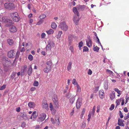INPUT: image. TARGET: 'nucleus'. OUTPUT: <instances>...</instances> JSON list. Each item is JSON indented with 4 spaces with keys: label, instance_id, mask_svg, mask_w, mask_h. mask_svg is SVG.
<instances>
[{
    "label": "nucleus",
    "instance_id": "41",
    "mask_svg": "<svg viewBox=\"0 0 129 129\" xmlns=\"http://www.w3.org/2000/svg\"><path fill=\"white\" fill-rule=\"evenodd\" d=\"M50 110L51 111L52 114L53 115H54L56 112V110L54 109V108L50 109Z\"/></svg>",
    "mask_w": 129,
    "mask_h": 129
},
{
    "label": "nucleus",
    "instance_id": "16",
    "mask_svg": "<svg viewBox=\"0 0 129 129\" xmlns=\"http://www.w3.org/2000/svg\"><path fill=\"white\" fill-rule=\"evenodd\" d=\"M20 115L23 119L24 120H26L27 119V116L25 112L20 113Z\"/></svg>",
    "mask_w": 129,
    "mask_h": 129
},
{
    "label": "nucleus",
    "instance_id": "54",
    "mask_svg": "<svg viewBox=\"0 0 129 129\" xmlns=\"http://www.w3.org/2000/svg\"><path fill=\"white\" fill-rule=\"evenodd\" d=\"M49 107L50 109H52L54 108H53V106L52 103H50Z\"/></svg>",
    "mask_w": 129,
    "mask_h": 129
},
{
    "label": "nucleus",
    "instance_id": "29",
    "mask_svg": "<svg viewBox=\"0 0 129 129\" xmlns=\"http://www.w3.org/2000/svg\"><path fill=\"white\" fill-rule=\"evenodd\" d=\"M55 119L56 125H59L60 124V123L58 117H55Z\"/></svg>",
    "mask_w": 129,
    "mask_h": 129
},
{
    "label": "nucleus",
    "instance_id": "28",
    "mask_svg": "<svg viewBox=\"0 0 129 129\" xmlns=\"http://www.w3.org/2000/svg\"><path fill=\"white\" fill-rule=\"evenodd\" d=\"M106 71L107 73V74H109L111 75H113V73L109 69H107L106 70Z\"/></svg>",
    "mask_w": 129,
    "mask_h": 129
},
{
    "label": "nucleus",
    "instance_id": "17",
    "mask_svg": "<svg viewBox=\"0 0 129 129\" xmlns=\"http://www.w3.org/2000/svg\"><path fill=\"white\" fill-rule=\"evenodd\" d=\"M28 105L30 108H34L35 107L36 104L34 103L30 102L28 103Z\"/></svg>",
    "mask_w": 129,
    "mask_h": 129
},
{
    "label": "nucleus",
    "instance_id": "20",
    "mask_svg": "<svg viewBox=\"0 0 129 129\" xmlns=\"http://www.w3.org/2000/svg\"><path fill=\"white\" fill-rule=\"evenodd\" d=\"M81 102L79 100H78L76 103V106L77 109H79L81 105Z\"/></svg>",
    "mask_w": 129,
    "mask_h": 129
},
{
    "label": "nucleus",
    "instance_id": "32",
    "mask_svg": "<svg viewBox=\"0 0 129 129\" xmlns=\"http://www.w3.org/2000/svg\"><path fill=\"white\" fill-rule=\"evenodd\" d=\"M37 115L38 114L37 113V112L36 111L34 112L32 114V116H33V117L34 118H36L37 116Z\"/></svg>",
    "mask_w": 129,
    "mask_h": 129
},
{
    "label": "nucleus",
    "instance_id": "9",
    "mask_svg": "<svg viewBox=\"0 0 129 129\" xmlns=\"http://www.w3.org/2000/svg\"><path fill=\"white\" fill-rule=\"evenodd\" d=\"M42 104L43 108L47 110H49L48 105L46 101L45 100L43 101Z\"/></svg>",
    "mask_w": 129,
    "mask_h": 129
},
{
    "label": "nucleus",
    "instance_id": "12",
    "mask_svg": "<svg viewBox=\"0 0 129 129\" xmlns=\"http://www.w3.org/2000/svg\"><path fill=\"white\" fill-rule=\"evenodd\" d=\"M99 95L100 98L101 99H103L104 97V90L101 89L99 91Z\"/></svg>",
    "mask_w": 129,
    "mask_h": 129
},
{
    "label": "nucleus",
    "instance_id": "35",
    "mask_svg": "<svg viewBox=\"0 0 129 129\" xmlns=\"http://www.w3.org/2000/svg\"><path fill=\"white\" fill-rule=\"evenodd\" d=\"M114 90L115 91L117 92L119 94L121 95V91L119 90L118 88H115L114 89Z\"/></svg>",
    "mask_w": 129,
    "mask_h": 129
},
{
    "label": "nucleus",
    "instance_id": "14",
    "mask_svg": "<svg viewBox=\"0 0 129 129\" xmlns=\"http://www.w3.org/2000/svg\"><path fill=\"white\" fill-rule=\"evenodd\" d=\"M124 122L123 120L119 118L118 119V124L120 126H124V124L123 123Z\"/></svg>",
    "mask_w": 129,
    "mask_h": 129
},
{
    "label": "nucleus",
    "instance_id": "42",
    "mask_svg": "<svg viewBox=\"0 0 129 129\" xmlns=\"http://www.w3.org/2000/svg\"><path fill=\"white\" fill-rule=\"evenodd\" d=\"M6 85H3L2 86H0V90L4 89L6 88Z\"/></svg>",
    "mask_w": 129,
    "mask_h": 129
},
{
    "label": "nucleus",
    "instance_id": "36",
    "mask_svg": "<svg viewBox=\"0 0 129 129\" xmlns=\"http://www.w3.org/2000/svg\"><path fill=\"white\" fill-rule=\"evenodd\" d=\"M77 90H76L77 92H80L81 91V88L78 84L77 85Z\"/></svg>",
    "mask_w": 129,
    "mask_h": 129
},
{
    "label": "nucleus",
    "instance_id": "47",
    "mask_svg": "<svg viewBox=\"0 0 129 129\" xmlns=\"http://www.w3.org/2000/svg\"><path fill=\"white\" fill-rule=\"evenodd\" d=\"M54 107L55 108H57L58 107V102L54 103Z\"/></svg>",
    "mask_w": 129,
    "mask_h": 129
},
{
    "label": "nucleus",
    "instance_id": "25",
    "mask_svg": "<svg viewBox=\"0 0 129 129\" xmlns=\"http://www.w3.org/2000/svg\"><path fill=\"white\" fill-rule=\"evenodd\" d=\"M62 32L61 31H58V34L56 35V37L58 39H60L61 37V35L62 34Z\"/></svg>",
    "mask_w": 129,
    "mask_h": 129
},
{
    "label": "nucleus",
    "instance_id": "59",
    "mask_svg": "<svg viewBox=\"0 0 129 129\" xmlns=\"http://www.w3.org/2000/svg\"><path fill=\"white\" fill-rule=\"evenodd\" d=\"M25 50V49L24 47L21 48L20 51L21 52H24Z\"/></svg>",
    "mask_w": 129,
    "mask_h": 129
},
{
    "label": "nucleus",
    "instance_id": "39",
    "mask_svg": "<svg viewBox=\"0 0 129 129\" xmlns=\"http://www.w3.org/2000/svg\"><path fill=\"white\" fill-rule=\"evenodd\" d=\"M83 44V42L82 41H81L79 43L78 47L80 48V49H81V47L82 46Z\"/></svg>",
    "mask_w": 129,
    "mask_h": 129
},
{
    "label": "nucleus",
    "instance_id": "52",
    "mask_svg": "<svg viewBox=\"0 0 129 129\" xmlns=\"http://www.w3.org/2000/svg\"><path fill=\"white\" fill-rule=\"evenodd\" d=\"M92 72L91 70L90 69H89L87 72L88 74L90 75L92 74Z\"/></svg>",
    "mask_w": 129,
    "mask_h": 129
},
{
    "label": "nucleus",
    "instance_id": "56",
    "mask_svg": "<svg viewBox=\"0 0 129 129\" xmlns=\"http://www.w3.org/2000/svg\"><path fill=\"white\" fill-rule=\"evenodd\" d=\"M71 96V95L69 93H67L66 96V97L68 98H70Z\"/></svg>",
    "mask_w": 129,
    "mask_h": 129
},
{
    "label": "nucleus",
    "instance_id": "10",
    "mask_svg": "<svg viewBox=\"0 0 129 129\" xmlns=\"http://www.w3.org/2000/svg\"><path fill=\"white\" fill-rule=\"evenodd\" d=\"M9 30L11 32L15 33L17 31V28L15 26H12L10 27Z\"/></svg>",
    "mask_w": 129,
    "mask_h": 129
},
{
    "label": "nucleus",
    "instance_id": "58",
    "mask_svg": "<svg viewBox=\"0 0 129 129\" xmlns=\"http://www.w3.org/2000/svg\"><path fill=\"white\" fill-rule=\"evenodd\" d=\"M70 50H71V51L72 52H73L74 51V49H73V46H71L70 47V48H69Z\"/></svg>",
    "mask_w": 129,
    "mask_h": 129
},
{
    "label": "nucleus",
    "instance_id": "21",
    "mask_svg": "<svg viewBox=\"0 0 129 129\" xmlns=\"http://www.w3.org/2000/svg\"><path fill=\"white\" fill-rule=\"evenodd\" d=\"M51 68L46 66V67L44 70V71L45 73H48L51 70Z\"/></svg>",
    "mask_w": 129,
    "mask_h": 129
},
{
    "label": "nucleus",
    "instance_id": "49",
    "mask_svg": "<svg viewBox=\"0 0 129 129\" xmlns=\"http://www.w3.org/2000/svg\"><path fill=\"white\" fill-rule=\"evenodd\" d=\"M114 105L113 104H112L111 106L109 108V109L110 110H113L114 108Z\"/></svg>",
    "mask_w": 129,
    "mask_h": 129
},
{
    "label": "nucleus",
    "instance_id": "50",
    "mask_svg": "<svg viewBox=\"0 0 129 129\" xmlns=\"http://www.w3.org/2000/svg\"><path fill=\"white\" fill-rule=\"evenodd\" d=\"M129 118V112L127 114V115L126 116L124 117V120H126L127 119Z\"/></svg>",
    "mask_w": 129,
    "mask_h": 129
},
{
    "label": "nucleus",
    "instance_id": "8",
    "mask_svg": "<svg viewBox=\"0 0 129 129\" xmlns=\"http://www.w3.org/2000/svg\"><path fill=\"white\" fill-rule=\"evenodd\" d=\"M3 21L5 23H7L6 24L7 26H10L11 25V23H12V21L11 20L8 19H5V20H3V18L2 19Z\"/></svg>",
    "mask_w": 129,
    "mask_h": 129
},
{
    "label": "nucleus",
    "instance_id": "7",
    "mask_svg": "<svg viewBox=\"0 0 129 129\" xmlns=\"http://www.w3.org/2000/svg\"><path fill=\"white\" fill-rule=\"evenodd\" d=\"M46 117V114L44 113L41 114L39 117L38 121L39 122H42L45 119Z\"/></svg>",
    "mask_w": 129,
    "mask_h": 129
},
{
    "label": "nucleus",
    "instance_id": "27",
    "mask_svg": "<svg viewBox=\"0 0 129 129\" xmlns=\"http://www.w3.org/2000/svg\"><path fill=\"white\" fill-rule=\"evenodd\" d=\"M72 65V62L71 61L70 62L68 63L67 67V70L68 71H70L71 69Z\"/></svg>",
    "mask_w": 129,
    "mask_h": 129
},
{
    "label": "nucleus",
    "instance_id": "18",
    "mask_svg": "<svg viewBox=\"0 0 129 129\" xmlns=\"http://www.w3.org/2000/svg\"><path fill=\"white\" fill-rule=\"evenodd\" d=\"M110 97L111 99L112 100H113L115 97V93L114 91H113L110 94Z\"/></svg>",
    "mask_w": 129,
    "mask_h": 129
},
{
    "label": "nucleus",
    "instance_id": "53",
    "mask_svg": "<svg viewBox=\"0 0 129 129\" xmlns=\"http://www.w3.org/2000/svg\"><path fill=\"white\" fill-rule=\"evenodd\" d=\"M45 34L44 33H42L41 35V38H44L45 37Z\"/></svg>",
    "mask_w": 129,
    "mask_h": 129
},
{
    "label": "nucleus",
    "instance_id": "34",
    "mask_svg": "<svg viewBox=\"0 0 129 129\" xmlns=\"http://www.w3.org/2000/svg\"><path fill=\"white\" fill-rule=\"evenodd\" d=\"M75 96H72L70 99V102L71 103L73 104L75 99Z\"/></svg>",
    "mask_w": 129,
    "mask_h": 129
},
{
    "label": "nucleus",
    "instance_id": "43",
    "mask_svg": "<svg viewBox=\"0 0 129 129\" xmlns=\"http://www.w3.org/2000/svg\"><path fill=\"white\" fill-rule=\"evenodd\" d=\"M86 125V124L85 122H83L82 123V125L81 126V127L82 128H85Z\"/></svg>",
    "mask_w": 129,
    "mask_h": 129
},
{
    "label": "nucleus",
    "instance_id": "5",
    "mask_svg": "<svg viewBox=\"0 0 129 129\" xmlns=\"http://www.w3.org/2000/svg\"><path fill=\"white\" fill-rule=\"evenodd\" d=\"M54 46V43L52 41H49L46 47L47 50H50L51 48L53 47Z\"/></svg>",
    "mask_w": 129,
    "mask_h": 129
},
{
    "label": "nucleus",
    "instance_id": "13",
    "mask_svg": "<svg viewBox=\"0 0 129 129\" xmlns=\"http://www.w3.org/2000/svg\"><path fill=\"white\" fill-rule=\"evenodd\" d=\"M79 20V19L77 16H75L74 17L73 21L76 25H78Z\"/></svg>",
    "mask_w": 129,
    "mask_h": 129
},
{
    "label": "nucleus",
    "instance_id": "64",
    "mask_svg": "<svg viewBox=\"0 0 129 129\" xmlns=\"http://www.w3.org/2000/svg\"><path fill=\"white\" fill-rule=\"evenodd\" d=\"M40 128V126L39 125H37L36 126L35 129H38Z\"/></svg>",
    "mask_w": 129,
    "mask_h": 129
},
{
    "label": "nucleus",
    "instance_id": "48",
    "mask_svg": "<svg viewBox=\"0 0 129 129\" xmlns=\"http://www.w3.org/2000/svg\"><path fill=\"white\" fill-rule=\"evenodd\" d=\"M43 22V20H40L36 24L37 25H40L41 24H42Z\"/></svg>",
    "mask_w": 129,
    "mask_h": 129
},
{
    "label": "nucleus",
    "instance_id": "3",
    "mask_svg": "<svg viewBox=\"0 0 129 129\" xmlns=\"http://www.w3.org/2000/svg\"><path fill=\"white\" fill-rule=\"evenodd\" d=\"M59 27L63 31H66L68 29V26L65 22H61L59 26Z\"/></svg>",
    "mask_w": 129,
    "mask_h": 129
},
{
    "label": "nucleus",
    "instance_id": "55",
    "mask_svg": "<svg viewBox=\"0 0 129 129\" xmlns=\"http://www.w3.org/2000/svg\"><path fill=\"white\" fill-rule=\"evenodd\" d=\"M119 116L120 118H122L123 117V116L122 115V113L121 111H119Z\"/></svg>",
    "mask_w": 129,
    "mask_h": 129
},
{
    "label": "nucleus",
    "instance_id": "24",
    "mask_svg": "<svg viewBox=\"0 0 129 129\" xmlns=\"http://www.w3.org/2000/svg\"><path fill=\"white\" fill-rule=\"evenodd\" d=\"M122 99V98L119 99H118V100H116V105L115 106L116 108L119 105L120 103V102L121 100Z\"/></svg>",
    "mask_w": 129,
    "mask_h": 129
},
{
    "label": "nucleus",
    "instance_id": "38",
    "mask_svg": "<svg viewBox=\"0 0 129 129\" xmlns=\"http://www.w3.org/2000/svg\"><path fill=\"white\" fill-rule=\"evenodd\" d=\"M72 83L73 84H74V85H77V84H78L77 82H76V80L75 79H74L72 81Z\"/></svg>",
    "mask_w": 129,
    "mask_h": 129
},
{
    "label": "nucleus",
    "instance_id": "33",
    "mask_svg": "<svg viewBox=\"0 0 129 129\" xmlns=\"http://www.w3.org/2000/svg\"><path fill=\"white\" fill-rule=\"evenodd\" d=\"M99 48L97 46H95L94 45V46L93 50L94 51L98 52H99Z\"/></svg>",
    "mask_w": 129,
    "mask_h": 129
},
{
    "label": "nucleus",
    "instance_id": "30",
    "mask_svg": "<svg viewBox=\"0 0 129 129\" xmlns=\"http://www.w3.org/2000/svg\"><path fill=\"white\" fill-rule=\"evenodd\" d=\"M104 87L105 89H107L108 88V85L107 82H106L104 83Z\"/></svg>",
    "mask_w": 129,
    "mask_h": 129
},
{
    "label": "nucleus",
    "instance_id": "62",
    "mask_svg": "<svg viewBox=\"0 0 129 129\" xmlns=\"http://www.w3.org/2000/svg\"><path fill=\"white\" fill-rule=\"evenodd\" d=\"M51 120L52 124H54L55 123L54 120L53 118H51Z\"/></svg>",
    "mask_w": 129,
    "mask_h": 129
},
{
    "label": "nucleus",
    "instance_id": "31",
    "mask_svg": "<svg viewBox=\"0 0 129 129\" xmlns=\"http://www.w3.org/2000/svg\"><path fill=\"white\" fill-rule=\"evenodd\" d=\"M51 27L53 29H56L57 27V25L55 22H53L51 24Z\"/></svg>",
    "mask_w": 129,
    "mask_h": 129
},
{
    "label": "nucleus",
    "instance_id": "40",
    "mask_svg": "<svg viewBox=\"0 0 129 129\" xmlns=\"http://www.w3.org/2000/svg\"><path fill=\"white\" fill-rule=\"evenodd\" d=\"M88 48L86 46H84L83 47V52L88 51Z\"/></svg>",
    "mask_w": 129,
    "mask_h": 129
},
{
    "label": "nucleus",
    "instance_id": "57",
    "mask_svg": "<svg viewBox=\"0 0 129 129\" xmlns=\"http://www.w3.org/2000/svg\"><path fill=\"white\" fill-rule=\"evenodd\" d=\"M25 125H26V124H25V123L24 122H23L22 123L21 125V126L22 127H25Z\"/></svg>",
    "mask_w": 129,
    "mask_h": 129
},
{
    "label": "nucleus",
    "instance_id": "60",
    "mask_svg": "<svg viewBox=\"0 0 129 129\" xmlns=\"http://www.w3.org/2000/svg\"><path fill=\"white\" fill-rule=\"evenodd\" d=\"M68 86H66V89L65 90H64V93H66L67 92V90L68 89Z\"/></svg>",
    "mask_w": 129,
    "mask_h": 129
},
{
    "label": "nucleus",
    "instance_id": "19",
    "mask_svg": "<svg viewBox=\"0 0 129 129\" xmlns=\"http://www.w3.org/2000/svg\"><path fill=\"white\" fill-rule=\"evenodd\" d=\"M73 11L75 14L77 15V16L78 17L79 16V13L76 7H74L73 8Z\"/></svg>",
    "mask_w": 129,
    "mask_h": 129
},
{
    "label": "nucleus",
    "instance_id": "46",
    "mask_svg": "<svg viewBox=\"0 0 129 129\" xmlns=\"http://www.w3.org/2000/svg\"><path fill=\"white\" fill-rule=\"evenodd\" d=\"M85 109L84 108H83V110H82V113H81V118H82L83 117L84 115V114L85 112Z\"/></svg>",
    "mask_w": 129,
    "mask_h": 129
},
{
    "label": "nucleus",
    "instance_id": "44",
    "mask_svg": "<svg viewBox=\"0 0 129 129\" xmlns=\"http://www.w3.org/2000/svg\"><path fill=\"white\" fill-rule=\"evenodd\" d=\"M28 59L30 61L32 60L33 59V57L31 54H30L28 56Z\"/></svg>",
    "mask_w": 129,
    "mask_h": 129
},
{
    "label": "nucleus",
    "instance_id": "11",
    "mask_svg": "<svg viewBox=\"0 0 129 129\" xmlns=\"http://www.w3.org/2000/svg\"><path fill=\"white\" fill-rule=\"evenodd\" d=\"M16 72H13L11 76V78L12 79H14L15 81H17L19 79L18 77H16Z\"/></svg>",
    "mask_w": 129,
    "mask_h": 129
},
{
    "label": "nucleus",
    "instance_id": "15",
    "mask_svg": "<svg viewBox=\"0 0 129 129\" xmlns=\"http://www.w3.org/2000/svg\"><path fill=\"white\" fill-rule=\"evenodd\" d=\"M33 70L32 68V66L31 65H29L28 68V70L27 71V74L29 76H30L31 75V74L32 73Z\"/></svg>",
    "mask_w": 129,
    "mask_h": 129
},
{
    "label": "nucleus",
    "instance_id": "61",
    "mask_svg": "<svg viewBox=\"0 0 129 129\" xmlns=\"http://www.w3.org/2000/svg\"><path fill=\"white\" fill-rule=\"evenodd\" d=\"M122 103H121V105L122 106L124 104L125 102H124V100L123 99V98H122Z\"/></svg>",
    "mask_w": 129,
    "mask_h": 129
},
{
    "label": "nucleus",
    "instance_id": "6",
    "mask_svg": "<svg viewBox=\"0 0 129 129\" xmlns=\"http://www.w3.org/2000/svg\"><path fill=\"white\" fill-rule=\"evenodd\" d=\"M87 39L86 40V45L88 47H90L92 46V41L90 36H87Z\"/></svg>",
    "mask_w": 129,
    "mask_h": 129
},
{
    "label": "nucleus",
    "instance_id": "2",
    "mask_svg": "<svg viewBox=\"0 0 129 129\" xmlns=\"http://www.w3.org/2000/svg\"><path fill=\"white\" fill-rule=\"evenodd\" d=\"M11 16L13 20L15 22H17L20 19V17L17 13L14 12L11 14Z\"/></svg>",
    "mask_w": 129,
    "mask_h": 129
},
{
    "label": "nucleus",
    "instance_id": "45",
    "mask_svg": "<svg viewBox=\"0 0 129 129\" xmlns=\"http://www.w3.org/2000/svg\"><path fill=\"white\" fill-rule=\"evenodd\" d=\"M39 85V82L38 81H35L34 84V85L35 86H37Z\"/></svg>",
    "mask_w": 129,
    "mask_h": 129
},
{
    "label": "nucleus",
    "instance_id": "37",
    "mask_svg": "<svg viewBox=\"0 0 129 129\" xmlns=\"http://www.w3.org/2000/svg\"><path fill=\"white\" fill-rule=\"evenodd\" d=\"M46 17V15L44 14H41L40 15L39 17V18L40 19H44Z\"/></svg>",
    "mask_w": 129,
    "mask_h": 129
},
{
    "label": "nucleus",
    "instance_id": "1",
    "mask_svg": "<svg viewBox=\"0 0 129 129\" xmlns=\"http://www.w3.org/2000/svg\"><path fill=\"white\" fill-rule=\"evenodd\" d=\"M16 52L14 50H11L8 52V57L10 58L14 57H15L16 58H17L19 56V53L18 51L16 53Z\"/></svg>",
    "mask_w": 129,
    "mask_h": 129
},
{
    "label": "nucleus",
    "instance_id": "51",
    "mask_svg": "<svg viewBox=\"0 0 129 129\" xmlns=\"http://www.w3.org/2000/svg\"><path fill=\"white\" fill-rule=\"evenodd\" d=\"M53 100L54 103L58 102L57 98L56 97L53 98Z\"/></svg>",
    "mask_w": 129,
    "mask_h": 129
},
{
    "label": "nucleus",
    "instance_id": "23",
    "mask_svg": "<svg viewBox=\"0 0 129 129\" xmlns=\"http://www.w3.org/2000/svg\"><path fill=\"white\" fill-rule=\"evenodd\" d=\"M52 64V60H50L49 61H47L46 62V66L51 68Z\"/></svg>",
    "mask_w": 129,
    "mask_h": 129
},
{
    "label": "nucleus",
    "instance_id": "26",
    "mask_svg": "<svg viewBox=\"0 0 129 129\" xmlns=\"http://www.w3.org/2000/svg\"><path fill=\"white\" fill-rule=\"evenodd\" d=\"M46 32L48 35L52 34L54 32V31L52 29H50L49 30H47Z\"/></svg>",
    "mask_w": 129,
    "mask_h": 129
},
{
    "label": "nucleus",
    "instance_id": "4",
    "mask_svg": "<svg viewBox=\"0 0 129 129\" xmlns=\"http://www.w3.org/2000/svg\"><path fill=\"white\" fill-rule=\"evenodd\" d=\"M4 7L5 8L9 10L13 9L14 8V5L12 3H7L5 4Z\"/></svg>",
    "mask_w": 129,
    "mask_h": 129
},
{
    "label": "nucleus",
    "instance_id": "63",
    "mask_svg": "<svg viewBox=\"0 0 129 129\" xmlns=\"http://www.w3.org/2000/svg\"><path fill=\"white\" fill-rule=\"evenodd\" d=\"M36 88L35 87H32L30 88V90L31 91H33L35 90Z\"/></svg>",
    "mask_w": 129,
    "mask_h": 129
},
{
    "label": "nucleus",
    "instance_id": "22",
    "mask_svg": "<svg viewBox=\"0 0 129 129\" xmlns=\"http://www.w3.org/2000/svg\"><path fill=\"white\" fill-rule=\"evenodd\" d=\"M8 43L10 45H12L14 44V42L13 40L9 39L7 40Z\"/></svg>",
    "mask_w": 129,
    "mask_h": 129
}]
</instances>
